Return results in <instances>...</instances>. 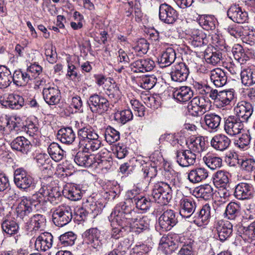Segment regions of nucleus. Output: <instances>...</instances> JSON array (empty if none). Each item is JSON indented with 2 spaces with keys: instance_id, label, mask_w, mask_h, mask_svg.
<instances>
[{
  "instance_id": "nucleus-12",
  "label": "nucleus",
  "mask_w": 255,
  "mask_h": 255,
  "mask_svg": "<svg viewBox=\"0 0 255 255\" xmlns=\"http://www.w3.org/2000/svg\"><path fill=\"white\" fill-rule=\"evenodd\" d=\"M178 12L169 4L164 2L159 7V18L167 24H173L178 18Z\"/></svg>"
},
{
  "instance_id": "nucleus-1",
  "label": "nucleus",
  "mask_w": 255,
  "mask_h": 255,
  "mask_svg": "<svg viewBox=\"0 0 255 255\" xmlns=\"http://www.w3.org/2000/svg\"><path fill=\"white\" fill-rule=\"evenodd\" d=\"M133 214H135V212L132 211L131 208L127 206L125 202H121L115 207L111 216L121 226H126L128 223V220L132 221L133 229L136 234L148 232L150 224V220L148 218L147 216L140 215L136 218H133Z\"/></svg>"
},
{
  "instance_id": "nucleus-26",
  "label": "nucleus",
  "mask_w": 255,
  "mask_h": 255,
  "mask_svg": "<svg viewBox=\"0 0 255 255\" xmlns=\"http://www.w3.org/2000/svg\"><path fill=\"white\" fill-rule=\"evenodd\" d=\"M229 18L235 22L243 23L248 19V13L236 5H232L227 11Z\"/></svg>"
},
{
  "instance_id": "nucleus-37",
  "label": "nucleus",
  "mask_w": 255,
  "mask_h": 255,
  "mask_svg": "<svg viewBox=\"0 0 255 255\" xmlns=\"http://www.w3.org/2000/svg\"><path fill=\"white\" fill-rule=\"evenodd\" d=\"M30 76L27 72H22L21 70H15L12 76V81L17 86H24L30 81H31Z\"/></svg>"
},
{
  "instance_id": "nucleus-43",
  "label": "nucleus",
  "mask_w": 255,
  "mask_h": 255,
  "mask_svg": "<svg viewBox=\"0 0 255 255\" xmlns=\"http://www.w3.org/2000/svg\"><path fill=\"white\" fill-rule=\"evenodd\" d=\"M3 232L9 235L17 234L19 230V226L16 221L12 219H6L1 223Z\"/></svg>"
},
{
  "instance_id": "nucleus-9",
  "label": "nucleus",
  "mask_w": 255,
  "mask_h": 255,
  "mask_svg": "<svg viewBox=\"0 0 255 255\" xmlns=\"http://www.w3.org/2000/svg\"><path fill=\"white\" fill-rule=\"evenodd\" d=\"M178 223L176 213L173 210H167L158 219V227L157 229L160 232L167 231L171 230Z\"/></svg>"
},
{
  "instance_id": "nucleus-34",
  "label": "nucleus",
  "mask_w": 255,
  "mask_h": 255,
  "mask_svg": "<svg viewBox=\"0 0 255 255\" xmlns=\"http://www.w3.org/2000/svg\"><path fill=\"white\" fill-rule=\"evenodd\" d=\"M234 98L235 94L233 89L220 91L218 101H216V104L218 107H223L230 105Z\"/></svg>"
},
{
  "instance_id": "nucleus-42",
  "label": "nucleus",
  "mask_w": 255,
  "mask_h": 255,
  "mask_svg": "<svg viewBox=\"0 0 255 255\" xmlns=\"http://www.w3.org/2000/svg\"><path fill=\"white\" fill-rule=\"evenodd\" d=\"M63 194L65 197L72 201L79 200L82 196L80 189L74 185L65 188L63 191Z\"/></svg>"
},
{
  "instance_id": "nucleus-29",
  "label": "nucleus",
  "mask_w": 255,
  "mask_h": 255,
  "mask_svg": "<svg viewBox=\"0 0 255 255\" xmlns=\"http://www.w3.org/2000/svg\"><path fill=\"white\" fill-rule=\"evenodd\" d=\"M57 138L60 141L66 144H71L75 140L76 135L71 127L60 128L57 133Z\"/></svg>"
},
{
  "instance_id": "nucleus-60",
  "label": "nucleus",
  "mask_w": 255,
  "mask_h": 255,
  "mask_svg": "<svg viewBox=\"0 0 255 255\" xmlns=\"http://www.w3.org/2000/svg\"><path fill=\"white\" fill-rule=\"evenodd\" d=\"M214 185L218 188H228L230 186L228 176H214L213 177Z\"/></svg>"
},
{
  "instance_id": "nucleus-50",
  "label": "nucleus",
  "mask_w": 255,
  "mask_h": 255,
  "mask_svg": "<svg viewBox=\"0 0 255 255\" xmlns=\"http://www.w3.org/2000/svg\"><path fill=\"white\" fill-rule=\"evenodd\" d=\"M13 180L18 188L24 189L29 187L33 183L31 176H13Z\"/></svg>"
},
{
  "instance_id": "nucleus-13",
  "label": "nucleus",
  "mask_w": 255,
  "mask_h": 255,
  "mask_svg": "<svg viewBox=\"0 0 255 255\" xmlns=\"http://www.w3.org/2000/svg\"><path fill=\"white\" fill-rule=\"evenodd\" d=\"M189 74L187 66L183 62H178L172 66L170 75L172 81L181 83L186 81Z\"/></svg>"
},
{
  "instance_id": "nucleus-32",
  "label": "nucleus",
  "mask_w": 255,
  "mask_h": 255,
  "mask_svg": "<svg viewBox=\"0 0 255 255\" xmlns=\"http://www.w3.org/2000/svg\"><path fill=\"white\" fill-rule=\"evenodd\" d=\"M176 59V53L172 48H167L163 52L160 57L158 59L161 67H166L171 65Z\"/></svg>"
},
{
  "instance_id": "nucleus-59",
  "label": "nucleus",
  "mask_w": 255,
  "mask_h": 255,
  "mask_svg": "<svg viewBox=\"0 0 255 255\" xmlns=\"http://www.w3.org/2000/svg\"><path fill=\"white\" fill-rule=\"evenodd\" d=\"M148 48L149 44L147 41L144 38H141L137 41L136 45L134 46L133 49L135 52L138 53V55L141 56L146 53Z\"/></svg>"
},
{
  "instance_id": "nucleus-39",
  "label": "nucleus",
  "mask_w": 255,
  "mask_h": 255,
  "mask_svg": "<svg viewBox=\"0 0 255 255\" xmlns=\"http://www.w3.org/2000/svg\"><path fill=\"white\" fill-rule=\"evenodd\" d=\"M74 161L77 165L81 166H90L93 164L92 156L85 151H78L75 156Z\"/></svg>"
},
{
  "instance_id": "nucleus-53",
  "label": "nucleus",
  "mask_w": 255,
  "mask_h": 255,
  "mask_svg": "<svg viewBox=\"0 0 255 255\" xmlns=\"http://www.w3.org/2000/svg\"><path fill=\"white\" fill-rule=\"evenodd\" d=\"M225 29L228 31L229 33L235 38H239L243 33V27L238 24L233 23L232 24L226 26Z\"/></svg>"
},
{
  "instance_id": "nucleus-56",
  "label": "nucleus",
  "mask_w": 255,
  "mask_h": 255,
  "mask_svg": "<svg viewBox=\"0 0 255 255\" xmlns=\"http://www.w3.org/2000/svg\"><path fill=\"white\" fill-rule=\"evenodd\" d=\"M83 206L89 211V213H91L94 216L98 215L102 211V208L100 204H97L94 201L89 202L87 200L83 203Z\"/></svg>"
},
{
  "instance_id": "nucleus-27",
  "label": "nucleus",
  "mask_w": 255,
  "mask_h": 255,
  "mask_svg": "<svg viewBox=\"0 0 255 255\" xmlns=\"http://www.w3.org/2000/svg\"><path fill=\"white\" fill-rule=\"evenodd\" d=\"M214 194L217 197L216 191L214 192L213 188L209 184L201 185L193 190V195L196 198H202L205 200L211 199Z\"/></svg>"
},
{
  "instance_id": "nucleus-25",
  "label": "nucleus",
  "mask_w": 255,
  "mask_h": 255,
  "mask_svg": "<svg viewBox=\"0 0 255 255\" xmlns=\"http://www.w3.org/2000/svg\"><path fill=\"white\" fill-rule=\"evenodd\" d=\"M211 218V207L208 204L202 206L199 212L194 215L193 222L199 227L205 225Z\"/></svg>"
},
{
  "instance_id": "nucleus-54",
  "label": "nucleus",
  "mask_w": 255,
  "mask_h": 255,
  "mask_svg": "<svg viewBox=\"0 0 255 255\" xmlns=\"http://www.w3.org/2000/svg\"><path fill=\"white\" fill-rule=\"evenodd\" d=\"M134 202L137 208L146 211L149 209L151 205V201L147 197H134Z\"/></svg>"
},
{
  "instance_id": "nucleus-6",
  "label": "nucleus",
  "mask_w": 255,
  "mask_h": 255,
  "mask_svg": "<svg viewBox=\"0 0 255 255\" xmlns=\"http://www.w3.org/2000/svg\"><path fill=\"white\" fill-rule=\"evenodd\" d=\"M87 104L93 113L102 114L107 112L110 107L109 101L97 94L91 95L87 100Z\"/></svg>"
},
{
  "instance_id": "nucleus-28",
  "label": "nucleus",
  "mask_w": 255,
  "mask_h": 255,
  "mask_svg": "<svg viewBox=\"0 0 255 255\" xmlns=\"http://www.w3.org/2000/svg\"><path fill=\"white\" fill-rule=\"evenodd\" d=\"M193 96V92L191 88L188 86H182L175 89L173 93L175 99L180 102L188 101Z\"/></svg>"
},
{
  "instance_id": "nucleus-35",
  "label": "nucleus",
  "mask_w": 255,
  "mask_h": 255,
  "mask_svg": "<svg viewBox=\"0 0 255 255\" xmlns=\"http://www.w3.org/2000/svg\"><path fill=\"white\" fill-rule=\"evenodd\" d=\"M198 21L199 24L206 30H214L218 23L216 17L212 15H201Z\"/></svg>"
},
{
  "instance_id": "nucleus-57",
  "label": "nucleus",
  "mask_w": 255,
  "mask_h": 255,
  "mask_svg": "<svg viewBox=\"0 0 255 255\" xmlns=\"http://www.w3.org/2000/svg\"><path fill=\"white\" fill-rule=\"evenodd\" d=\"M251 139V135L248 133H243L235 141L236 146L241 149H246L250 144Z\"/></svg>"
},
{
  "instance_id": "nucleus-7",
  "label": "nucleus",
  "mask_w": 255,
  "mask_h": 255,
  "mask_svg": "<svg viewBox=\"0 0 255 255\" xmlns=\"http://www.w3.org/2000/svg\"><path fill=\"white\" fill-rule=\"evenodd\" d=\"M84 241L89 248L96 251L102 250L103 247L101 231L97 228L87 230L83 234Z\"/></svg>"
},
{
  "instance_id": "nucleus-31",
  "label": "nucleus",
  "mask_w": 255,
  "mask_h": 255,
  "mask_svg": "<svg viewBox=\"0 0 255 255\" xmlns=\"http://www.w3.org/2000/svg\"><path fill=\"white\" fill-rule=\"evenodd\" d=\"M252 186L246 183L239 184L236 187L235 195L240 200L250 198L253 194Z\"/></svg>"
},
{
  "instance_id": "nucleus-8",
  "label": "nucleus",
  "mask_w": 255,
  "mask_h": 255,
  "mask_svg": "<svg viewBox=\"0 0 255 255\" xmlns=\"http://www.w3.org/2000/svg\"><path fill=\"white\" fill-rule=\"evenodd\" d=\"M244 121L235 116H230L225 119L224 129L225 132L231 136H235L244 129Z\"/></svg>"
},
{
  "instance_id": "nucleus-30",
  "label": "nucleus",
  "mask_w": 255,
  "mask_h": 255,
  "mask_svg": "<svg viewBox=\"0 0 255 255\" xmlns=\"http://www.w3.org/2000/svg\"><path fill=\"white\" fill-rule=\"evenodd\" d=\"M210 79L217 87L224 86L227 82V76L225 72L220 68H216L211 71Z\"/></svg>"
},
{
  "instance_id": "nucleus-22",
  "label": "nucleus",
  "mask_w": 255,
  "mask_h": 255,
  "mask_svg": "<svg viewBox=\"0 0 255 255\" xmlns=\"http://www.w3.org/2000/svg\"><path fill=\"white\" fill-rule=\"evenodd\" d=\"M53 237L48 232L41 233L36 239L35 247L38 251H46L50 249L53 245Z\"/></svg>"
},
{
  "instance_id": "nucleus-18",
  "label": "nucleus",
  "mask_w": 255,
  "mask_h": 255,
  "mask_svg": "<svg viewBox=\"0 0 255 255\" xmlns=\"http://www.w3.org/2000/svg\"><path fill=\"white\" fill-rule=\"evenodd\" d=\"M42 94L44 101L50 106L57 105L60 101L61 92L57 87L44 88Z\"/></svg>"
},
{
  "instance_id": "nucleus-46",
  "label": "nucleus",
  "mask_w": 255,
  "mask_h": 255,
  "mask_svg": "<svg viewBox=\"0 0 255 255\" xmlns=\"http://www.w3.org/2000/svg\"><path fill=\"white\" fill-rule=\"evenodd\" d=\"M205 164L211 169H215L221 166L222 160L219 157L210 153L206 154L203 158Z\"/></svg>"
},
{
  "instance_id": "nucleus-10",
  "label": "nucleus",
  "mask_w": 255,
  "mask_h": 255,
  "mask_svg": "<svg viewBox=\"0 0 255 255\" xmlns=\"http://www.w3.org/2000/svg\"><path fill=\"white\" fill-rule=\"evenodd\" d=\"M189 34L191 45L194 48H199L201 52L204 51L208 43L206 34L201 29L192 28L189 31Z\"/></svg>"
},
{
  "instance_id": "nucleus-61",
  "label": "nucleus",
  "mask_w": 255,
  "mask_h": 255,
  "mask_svg": "<svg viewBox=\"0 0 255 255\" xmlns=\"http://www.w3.org/2000/svg\"><path fill=\"white\" fill-rule=\"evenodd\" d=\"M15 119L6 116L5 118H2L0 120V128H7L9 130L14 129L16 127Z\"/></svg>"
},
{
  "instance_id": "nucleus-11",
  "label": "nucleus",
  "mask_w": 255,
  "mask_h": 255,
  "mask_svg": "<svg viewBox=\"0 0 255 255\" xmlns=\"http://www.w3.org/2000/svg\"><path fill=\"white\" fill-rule=\"evenodd\" d=\"M187 241L184 236L181 234L170 233L167 236H163L160 239V244L166 248H169L170 251L172 252L177 249L179 246H181L186 243Z\"/></svg>"
},
{
  "instance_id": "nucleus-3",
  "label": "nucleus",
  "mask_w": 255,
  "mask_h": 255,
  "mask_svg": "<svg viewBox=\"0 0 255 255\" xmlns=\"http://www.w3.org/2000/svg\"><path fill=\"white\" fill-rule=\"evenodd\" d=\"M152 196L155 201L166 205L172 197V192L169 185L164 182L155 184L152 191Z\"/></svg>"
},
{
  "instance_id": "nucleus-51",
  "label": "nucleus",
  "mask_w": 255,
  "mask_h": 255,
  "mask_svg": "<svg viewBox=\"0 0 255 255\" xmlns=\"http://www.w3.org/2000/svg\"><path fill=\"white\" fill-rule=\"evenodd\" d=\"M60 244L65 247L72 246L75 244L76 235L72 232H67L59 237Z\"/></svg>"
},
{
  "instance_id": "nucleus-17",
  "label": "nucleus",
  "mask_w": 255,
  "mask_h": 255,
  "mask_svg": "<svg viewBox=\"0 0 255 255\" xmlns=\"http://www.w3.org/2000/svg\"><path fill=\"white\" fill-rule=\"evenodd\" d=\"M155 66L154 61L150 58L139 59L130 64L131 70L135 73L149 72Z\"/></svg>"
},
{
  "instance_id": "nucleus-47",
  "label": "nucleus",
  "mask_w": 255,
  "mask_h": 255,
  "mask_svg": "<svg viewBox=\"0 0 255 255\" xmlns=\"http://www.w3.org/2000/svg\"><path fill=\"white\" fill-rule=\"evenodd\" d=\"M189 150L192 152L200 153L205 150V142L204 138L201 136L196 137L194 140L191 141L188 145Z\"/></svg>"
},
{
  "instance_id": "nucleus-16",
  "label": "nucleus",
  "mask_w": 255,
  "mask_h": 255,
  "mask_svg": "<svg viewBox=\"0 0 255 255\" xmlns=\"http://www.w3.org/2000/svg\"><path fill=\"white\" fill-rule=\"evenodd\" d=\"M234 111L236 117L239 118L244 122H247L253 113L252 105L247 101H242L237 103L235 107Z\"/></svg>"
},
{
  "instance_id": "nucleus-4",
  "label": "nucleus",
  "mask_w": 255,
  "mask_h": 255,
  "mask_svg": "<svg viewBox=\"0 0 255 255\" xmlns=\"http://www.w3.org/2000/svg\"><path fill=\"white\" fill-rule=\"evenodd\" d=\"M73 217L71 208L68 205H61L56 208L52 214V221L58 227L67 225Z\"/></svg>"
},
{
  "instance_id": "nucleus-48",
  "label": "nucleus",
  "mask_w": 255,
  "mask_h": 255,
  "mask_svg": "<svg viewBox=\"0 0 255 255\" xmlns=\"http://www.w3.org/2000/svg\"><path fill=\"white\" fill-rule=\"evenodd\" d=\"M133 115L130 110H125L121 111H117L114 115L115 120L119 123L123 125L131 120Z\"/></svg>"
},
{
  "instance_id": "nucleus-58",
  "label": "nucleus",
  "mask_w": 255,
  "mask_h": 255,
  "mask_svg": "<svg viewBox=\"0 0 255 255\" xmlns=\"http://www.w3.org/2000/svg\"><path fill=\"white\" fill-rule=\"evenodd\" d=\"M191 101L196 104L204 114L208 110L209 102L204 96H196Z\"/></svg>"
},
{
  "instance_id": "nucleus-5",
  "label": "nucleus",
  "mask_w": 255,
  "mask_h": 255,
  "mask_svg": "<svg viewBox=\"0 0 255 255\" xmlns=\"http://www.w3.org/2000/svg\"><path fill=\"white\" fill-rule=\"evenodd\" d=\"M35 202L32 198L25 196L20 198L16 208L17 217L23 220H27L29 215L36 210Z\"/></svg>"
},
{
  "instance_id": "nucleus-20",
  "label": "nucleus",
  "mask_w": 255,
  "mask_h": 255,
  "mask_svg": "<svg viewBox=\"0 0 255 255\" xmlns=\"http://www.w3.org/2000/svg\"><path fill=\"white\" fill-rule=\"evenodd\" d=\"M231 140L228 136L223 133L214 135L211 139L210 144L216 150L224 151L230 146Z\"/></svg>"
},
{
  "instance_id": "nucleus-14",
  "label": "nucleus",
  "mask_w": 255,
  "mask_h": 255,
  "mask_svg": "<svg viewBox=\"0 0 255 255\" xmlns=\"http://www.w3.org/2000/svg\"><path fill=\"white\" fill-rule=\"evenodd\" d=\"M41 181V188L37 193L33 195L32 198L35 200V198H37L39 194L42 195V197H56V196L59 195V192L57 190V188H51V185L49 183H50L52 185V181L51 176L44 177L43 178H40Z\"/></svg>"
},
{
  "instance_id": "nucleus-40",
  "label": "nucleus",
  "mask_w": 255,
  "mask_h": 255,
  "mask_svg": "<svg viewBox=\"0 0 255 255\" xmlns=\"http://www.w3.org/2000/svg\"><path fill=\"white\" fill-rule=\"evenodd\" d=\"M47 151L51 158L56 162L60 161L63 157L64 151L56 142L51 143L49 145Z\"/></svg>"
},
{
  "instance_id": "nucleus-33",
  "label": "nucleus",
  "mask_w": 255,
  "mask_h": 255,
  "mask_svg": "<svg viewBox=\"0 0 255 255\" xmlns=\"http://www.w3.org/2000/svg\"><path fill=\"white\" fill-rule=\"evenodd\" d=\"M235 59L238 62L243 63L249 59L252 56V52L245 51L240 44H235L232 50Z\"/></svg>"
},
{
  "instance_id": "nucleus-2",
  "label": "nucleus",
  "mask_w": 255,
  "mask_h": 255,
  "mask_svg": "<svg viewBox=\"0 0 255 255\" xmlns=\"http://www.w3.org/2000/svg\"><path fill=\"white\" fill-rule=\"evenodd\" d=\"M79 145L87 150H98L101 146V140L96 131L90 126L80 128L78 131Z\"/></svg>"
},
{
  "instance_id": "nucleus-64",
  "label": "nucleus",
  "mask_w": 255,
  "mask_h": 255,
  "mask_svg": "<svg viewBox=\"0 0 255 255\" xmlns=\"http://www.w3.org/2000/svg\"><path fill=\"white\" fill-rule=\"evenodd\" d=\"M181 248L179 252V255H193L192 244L190 241L187 240L186 243L181 246Z\"/></svg>"
},
{
  "instance_id": "nucleus-21",
  "label": "nucleus",
  "mask_w": 255,
  "mask_h": 255,
  "mask_svg": "<svg viewBox=\"0 0 255 255\" xmlns=\"http://www.w3.org/2000/svg\"><path fill=\"white\" fill-rule=\"evenodd\" d=\"M216 228L219 240L222 242L227 240L233 232L232 224L226 220L218 221Z\"/></svg>"
},
{
  "instance_id": "nucleus-45",
  "label": "nucleus",
  "mask_w": 255,
  "mask_h": 255,
  "mask_svg": "<svg viewBox=\"0 0 255 255\" xmlns=\"http://www.w3.org/2000/svg\"><path fill=\"white\" fill-rule=\"evenodd\" d=\"M241 207L239 203L230 202L226 207L225 213L230 220H235L241 214Z\"/></svg>"
},
{
  "instance_id": "nucleus-49",
  "label": "nucleus",
  "mask_w": 255,
  "mask_h": 255,
  "mask_svg": "<svg viewBox=\"0 0 255 255\" xmlns=\"http://www.w3.org/2000/svg\"><path fill=\"white\" fill-rule=\"evenodd\" d=\"M105 138L106 141L111 144L118 141L120 138V132L109 126L105 131Z\"/></svg>"
},
{
  "instance_id": "nucleus-44",
  "label": "nucleus",
  "mask_w": 255,
  "mask_h": 255,
  "mask_svg": "<svg viewBox=\"0 0 255 255\" xmlns=\"http://www.w3.org/2000/svg\"><path fill=\"white\" fill-rule=\"evenodd\" d=\"M204 58L208 63L215 65L220 62L222 58V54L220 51L215 49V51L204 49Z\"/></svg>"
},
{
  "instance_id": "nucleus-62",
  "label": "nucleus",
  "mask_w": 255,
  "mask_h": 255,
  "mask_svg": "<svg viewBox=\"0 0 255 255\" xmlns=\"http://www.w3.org/2000/svg\"><path fill=\"white\" fill-rule=\"evenodd\" d=\"M42 68L41 66L34 63L31 64L27 69L26 72L30 76V79L32 81L33 79H36L37 76L41 73Z\"/></svg>"
},
{
  "instance_id": "nucleus-41",
  "label": "nucleus",
  "mask_w": 255,
  "mask_h": 255,
  "mask_svg": "<svg viewBox=\"0 0 255 255\" xmlns=\"http://www.w3.org/2000/svg\"><path fill=\"white\" fill-rule=\"evenodd\" d=\"M242 83L245 86H251L255 83V69L248 68L241 72Z\"/></svg>"
},
{
  "instance_id": "nucleus-63",
  "label": "nucleus",
  "mask_w": 255,
  "mask_h": 255,
  "mask_svg": "<svg viewBox=\"0 0 255 255\" xmlns=\"http://www.w3.org/2000/svg\"><path fill=\"white\" fill-rule=\"evenodd\" d=\"M106 93L110 98L117 99L120 95V91L117 85L113 84L106 90Z\"/></svg>"
},
{
  "instance_id": "nucleus-36",
  "label": "nucleus",
  "mask_w": 255,
  "mask_h": 255,
  "mask_svg": "<svg viewBox=\"0 0 255 255\" xmlns=\"http://www.w3.org/2000/svg\"><path fill=\"white\" fill-rule=\"evenodd\" d=\"M45 217L41 214L34 215L27 222V229L31 231H37L45 226Z\"/></svg>"
},
{
  "instance_id": "nucleus-52",
  "label": "nucleus",
  "mask_w": 255,
  "mask_h": 255,
  "mask_svg": "<svg viewBox=\"0 0 255 255\" xmlns=\"http://www.w3.org/2000/svg\"><path fill=\"white\" fill-rule=\"evenodd\" d=\"M156 81L154 75L145 76L141 79V86L145 90H150L155 86Z\"/></svg>"
},
{
  "instance_id": "nucleus-24",
  "label": "nucleus",
  "mask_w": 255,
  "mask_h": 255,
  "mask_svg": "<svg viewBox=\"0 0 255 255\" xmlns=\"http://www.w3.org/2000/svg\"><path fill=\"white\" fill-rule=\"evenodd\" d=\"M204 121L206 129L210 132H215L219 129L221 117L215 113L207 114L204 117Z\"/></svg>"
},
{
  "instance_id": "nucleus-38",
  "label": "nucleus",
  "mask_w": 255,
  "mask_h": 255,
  "mask_svg": "<svg viewBox=\"0 0 255 255\" xmlns=\"http://www.w3.org/2000/svg\"><path fill=\"white\" fill-rule=\"evenodd\" d=\"M12 76L11 72L5 66L0 65V88L8 87L11 83Z\"/></svg>"
},
{
  "instance_id": "nucleus-23",
  "label": "nucleus",
  "mask_w": 255,
  "mask_h": 255,
  "mask_svg": "<svg viewBox=\"0 0 255 255\" xmlns=\"http://www.w3.org/2000/svg\"><path fill=\"white\" fill-rule=\"evenodd\" d=\"M0 102L2 106L12 110L20 109L24 105L23 98L13 94L8 95L5 99L0 100Z\"/></svg>"
},
{
  "instance_id": "nucleus-55",
  "label": "nucleus",
  "mask_w": 255,
  "mask_h": 255,
  "mask_svg": "<svg viewBox=\"0 0 255 255\" xmlns=\"http://www.w3.org/2000/svg\"><path fill=\"white\" fill-rule=\"evenodd\" d=\"M144 100L146 105L154 110L158 109L161 104V98L157 95L147 97Z\"/></svg>"
},
{
  "instance_id": "nucleus-19",
  "label": "nucleus",
  "mask_w": 255,
  "mask_h": 255,
  "mask_svg": "<svg viewBox=\"0 0 255 255\" xmlns=\"http://www.w3.org/2000/svg\"><path fill=\"white\" fill-rule=\"evenodd\" d=\"M179 205V213L182 217L187 218L193 215L196 203L192 198L184 197L180 200Z\"/></svg>"
},
{
  "instance_id": "nucleus-15",
  "label": "nucleus",
  "mask_w": 255,
  "mask_h": 255,
  "mask_svg": "<svg viewBox=\"0 0 255 255\" xmlns=\"http://www.w3.org/2000/svg\"><path fill=\"white\" fill-rule=\"evenodd\" d=\"M10 145L12 149L24 155H28L33 150V145L31 142L23 136H18L14 139Z\"/></svg>"
}]
</instances>
